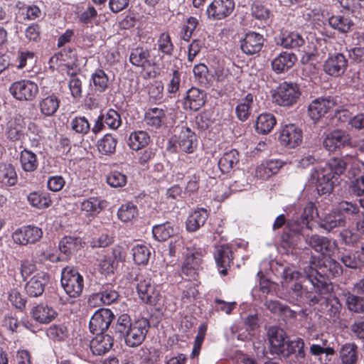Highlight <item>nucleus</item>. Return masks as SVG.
Masks as SVG:
<instances>
[{
    "label": "nucleus",
    "instance_id": "nucleus-1",
    "mask_svg": "<svg viewBox=\"0 0 364 364\" xmlns=\"http://www.w3.org/2000/svg\"><path fill=\"white\" fill-rule=\"evenodd\" d=\"M342 272L340 264L330 258L324 260L318 269L309 264L304 268V282L311 284L319 294H328L331 290L330 277L339 275Z\"/></svg>",
    "mask_w": 364,
    "mask_h": 364
},
{
    "label": "nucleus",
    "instance_id": "nucleus-2",
    "mask_svg": "<svg viewBox=\"0 0 364 364\" xmlns=\"http://www.w3.org/2000/svg\"><path fill=\"white\" fill-rule=\"evenodd\" d=\"M347 163L343 158L333 157L330 159L323 167L315 170L311 174L313 178H316V186L319 194L330 193L334 185L338 183V176L343 174Z\"/></svg>",
    "mask_w": 364,
    "mask_h": 364
},
{
    "label": "nucleus",
    "instance_id": "nucleus-3",
    "mask_svg": "<svg viewBox=\"0 0 364 364\" xmlns=\"http://www.w3.org/2000/svg\"><path fill=\"white\" fill-rule=\"evenodd\" d=\"M61 285L68 295L67 302L73 304L84 288L83 277L74 267H65L61 272Z\"/></svg>",
    "mask_w": 364,
    "mask_h": 364
},
{
    "label": "nucleus",
    "instance_id": "nucleus-4",
    "mask_svg": "<svg viewBox=\"0 0 364 364\" xmlns=\"http://www.w3.org/2000/svg\"><path fill=\"white\" fill-rule=\"evenodd\" d=\"M134 282L139 299L145 304L156 305L161 298L159 287L151 280L150 277L142 272L135 273Z\"/></svg>",
    "mask_w": 364,
    "mask_h": 364
},
{
    "label": "nucleus",
    "instance_id": "nucleus-5",
    "mask_svg": "<svg viewBox=\"0 0 364 364\" xmlns=\"http://www.w3.org/2000/svg\"><path fill=\"white\" fill-rule=\"evenodd\" d=\"M300 96V89L296 83L283 82L274 90L272 101L279 106L289 107L296 104Z\"/></svg>",
    "mask_w": 364,
    "mask_h": 364
},
{
    "label": "nucleus",
    "instance_id": "nucleus-6",
    "mask_svg": "<svg viewBox=\"0 0 364 364\" xmlns=\"http://www.w3.org/2000/svg\"><path fill=\"white\" fill-rule=\"evenodd\" d=\"M341 97L338 96H327L314 100L308 107L309 116L314 122L318 121L330 110L338 112Z\"/></svg>",
    "mask_w": 364,
    "mask_h": 364
},
{
    "label": "nucleus",
    "instance_id": "nucleus-7",
    "mask_svg": "<svg viewBox=\"0 0 364 364\" xmlns=\"http://www.w3.org/2000/svg\"><path fill=\"white\" fill-rule=\"evenodd\" d=\"M289 294L292 302H309V304L314 305L321 302L323 299L326 301L325 294H319L313 287H309L307 284H302L300 282H295L290 287Z\"/></svg>",
    "mask_w": 364,
    "mask_h": 364
},
{
    "label": "nucleus",
    "instance_id": "nucleus-8",
    "mask_svg": "<svg viewBox=\"0 0 364 364\" xmlns=\"http://www.w3.org/2000/svg\"><path fill=\"white\" fill-rule=\"evenodd\" d=\"M163 58L159 54H154L151 50L143 47L133 48L129 55V62L136 67L145 70L159 65Z\"/></svg>",
    "mask_w": 364,
    "mask_h": 364
},
{
    "label": "nucleus",
    "instance_id": "nucleus-9",
    "mask_svg": "<svg viewBox=\"0 0 364 364\" xmlns=\"http://www.w3.org/2000/svg\"><path fill=\"white\" fill-rule=\"evenodd\" d=\"M268 336L272 353L287 357L291 354V343H289L286 333L282 329L271 327L268 331Z\"/></svg>",
    "mask_w": 364,
    "mask_h": 364
},
{
    "label": "nucleus",
    "instance_id": "nucleus-10",
    "mask_svg": "<svg viewBox=\"0 0 364 364\" xmlns=\"http://www.w3.org/2000/svg\"><path fill=\"white\" fill-rule=\"evenodd\" d=\"M149 328V321L145 318L135 321L125 334V342L130 347L139 346L144 340Z\"/></svg>",
    "mask_w": 364,
    "mask_h": 364
},
{
    "label": "nucleus",
    "instance_id": "nucleus-11",
    "mask_svg": "<svg viewBox=\"0 0 364 364\" xmlns=\"http://www.w3.org/2000/svg\"><path fill=\"white\" fill-rule=\"evenodd\" d=\"M348 66V60L341 53H331L323 63V71L326 74L338 77L342 76Z\"/></svg>",
    "mask_w": 364,
    "mask_h": 364
},
{
    "label": "nucleus",
    "instance_id": "nucleus-12",
    "mask_svg": "<svg viewBox=\"0 0 364 364\" xmlns=\"http://www.w3.org/2000/svg\"><path fill=\"white\" fill-rule=\"evenodd\" d=\"M9 92L17 100H32L38 92V87L35 82L28 80H21L13 82Z\"/></svg>",
    "mask_w": 364,
    "mask_h": 364
},
{
    "label": "nucleus",
    "instance_id": "nucleus-13",
    "mask_svg": "<svg viewBox=\"0 0 364 364\" xmlns=\"http://www.w3.org/2000/svg\"><path fill=\"white\" fill-rule=\"evenodd\" d=\"M350 135L346 131L341 129H336L328 133L323 141V147L330 152H334L350 146Z\"/></svg>",
    "mask_w": 364,
    "mask_h": 364
},
{
    "label": "nucleus",
    "instance_id": "nucleus-14",
    "mask_svg": "<svg viewBox=\"0 0 364 364\" xmlns=\"http://www.w3.org/2000/svg\"><path fill=\"white\" fill-rule=\"evenodd\" d=\"M114 318V314L108 309H100L91 317L89 328L92 333L101 334L106 331Z\"/></svg>",
    "mask_w": 364,
    "mask_h": 364
},
{
    "label": "nucleus",
    "instance_id": "nucleus-15",
    "mask_svg": "<svg viewBox=\"0 0 364 364\" xmlns=\"http://www.w3.org/2000/svg\"><path fill=\"white\" fill-rule=\"evenodd\" d=\"M43 235V231L41 228L26 225L17 229L13 234L12 238L15 243L22 245L33 244L38 242Z\"/></svg>",
    "mask_w": 364,
    "mask_h": 364
},
{
    "label": "nucleus",
    "instance_id": "nucleus-16",
    "mask_svg": "<svg viewBox=\"0 0 364 364\" xmlns=\"http://www.w3.org/2000/svg\"><path fill=\"white\" fill-rule=\"evenodd\" d=\"M235 8L233 0H213L208 6L206 14L211 20H221L230 16Z\"/></svg>",
    "mask_w": 364,
    "mask_h": 364
},
{
    "label": "nucleus",
    "instance_id": "nucleus-17",
    "mask_svg": "<svg viewBox=\"0 0 364 364\" xmlns=\"http://www.w3.org/2000/svg\"><path fill=\"white\" fill-rule=\"evenodd\" d=\"M26 122L21 116L11 118L6 125L5 135L11 141H23L26 136Z\"/></svg>",
    "mask_w": 364,
    "mask_h": 364
},
{
    "label": "nucleus",
    "instance_id": "nucleus-18",
    "mask_svg": "<svg viewBox=\"0 0 364 364\" xmlns=\"http://www.w3.org/2000/svg\"><path fill=\"white\" fill-rule=\"evenodd\" d=\"M302 130L293 124L284 126L279 135L280 143L289 149L299 145L302 141Z\"/></svg>",
    "mask_w": 364,
    "mask_h": 364
},
{
    "label": "nucleus",
    "instance_id": "nucleus-19",
    "mask_svg": "<svg viewBox=\"0 0 364 364\" xmlns=\"http://www.w3.org/2000/svg\"><path fill=\"white\" fill-rule=\"evenodd\" d=\"M48 276L43 272H38L25 284L26 293L31 297L41 296L48 283Z\"/></svg>",
    "mask_w": 364,
    "mask_h": 364
},
{
    "label": "nucleus",
    "instance_id": "nucleus-20",
    "mask_svg": "<svg viewBox=\"0 0 364 364\" xmlns=\"http://www.w3.org/2000/svg\"><path fill=\"white\" fill-rule=\"evenodd\" d=\"M119 297L118 292L112 287L103 286L99 292L91 294L88 299L90 306L109 305L115 302Z\"/></svg>",
    "mask_w": 364,
    "mask_h": 364
},
{
    "label": "nucleus",
    "instance_id": "nucleus-21",
    "mask_svg": "<svg viewBox=\"0 0 364 364\" xmlns=\"http://www.w3.org/2000/svg\"><path fill=\"white\" fill-rule=\"evenodd\" d=\"M214 258L219 272L223 275H226L233 259L230 247L227 245L215 246Z\"/></svg>",
    "mask_w": 364,
    "mask_h": 364
},
{
    "label": "nucleus",
    "instance_id": "nucleus-22",
    "mask_svg": "<svg viewBox=\"0 0 364 364\" xmlns=\"http://www.w3.org/2000/svg\"><path fill=\"white\" fill-rule=\"evenodd\" d=\"M264 41V38L262 35L250 31L245 34V38L242 40L240 48L244 53L252 55L262 50Z\"/></svg>",
    "mask_w": 364,
    "mask_h": 364
},
{
    "label": "nucleus",
    "instance_id": "nucleus-23",
    "mask_svg": "<svg viewBox=\"0 0 364 364\" xmlns=\"http://www.w3.org/2000/svg\"><path fill=\"white\" fill-rule=\"evenodd\" d=\"M31 318L41 324H48L58 316L57 311L50 306L39 304L33 306L30 312Z\"/></svg>",
    "mask_w": 364,
    "mask_h": 364
},
{
    "label": "nucleus",
    "instance_id": "nucleus-24",
    "mask_svg": "<svg viewBox=\"0 0 364 364\" xmlns=\"http://www.w3.org/2000/svg\"><path fill=\"white\" fill-rule=\"evenodd\" d=\"M296 61L297 57L294 53L283 51L272 60V68L277 74L284 73L292 68Z\"/></svg>",
    "mask_w": 364,
    "mask_h": 364
},
{
    "label": "nucleus",
    "instance_id": "nucleus-25",
    "mask_svg": "<svg viewBox=\"0 0 364 364\" xmlns=\"http://www.w3.org/2000/svg\"><path fill=\"white\" fill-rule=\"evenodd\" d=\"M113 346V338L108 334H96L90 343L92 353L95 355H102L108 352Z\"/></svg>",
    "mask_w": 364,
    "mask_h": 364
},
{
    "label": "nucleus",
    "instance_id": "nucleus-26",
    "mask_svg": "<svg viewBox=\"0 0 364 364\" xmlns=\"http://www.w3.org/2000/svg\"><path fill=\"white\" fill-rule=\"evenodd\" d=\"M302 36L296 32L284 31L276 38L277 45L287 49L296 48L304 44Z\"/></svg>",
    "mask_w": 364,
    "mask_h": 364
},
{
    "label": "nucleus",
    "instance_id": "nucleus-27",
    "mask_svg": "<svg viewBox=\"0 0 364 364\" xmlns=\"http://www.w3.org/2000/svg\"><path fill=\"white\" fill-rule=\"evenodd\" d=\"M205 93L200 90L191 87L187 92L183 105L186 109L198 111L205 104Z\"/></svg>",
    "mask_w": 364,
    "mask_h": 364
},
{
    "label": "nucleus",
    "instance_id": "nucleus-28",
    "mask_svg": "<svg viewBox=\"0 0 364 364\" xmlns=\"http://www.w3.org/2000/svg\"><path fill=\"white\" fill-rule=\"evenodd\" d=\"M329 26L340 33H347L351 31L354 27L352 18L346 15L338 14L328 18Z\"/></svg>",
    "mask_w": 364,
    "mask_h": 364
},
{
    "label": "nucleus",
    "instance_id": "nucleus-29",
    "mask_svg": "<svg viewBox=\"0 0 364 364\" xmlns=\"http://www.w3.org/2000/svg\"><path fill=\"white\" fill-rule=\"evenodd\" d=\"M178 144L182 151L193 153L197 147V137L189 128H183L178 137Z\"/></svg>",
    "mask_w": 364,
    "mask_h": 364
},
{
    "label": "nucleus",
    "instance_id": "nucleus-30",
    "mask_svg": "<svg viewBox=\"0 0 364 364\" xmlns=\"http://www.w3.org/2000/svg\"><path fill=\"white\" fill-rule=\"evenodd\" d=\"M208 218V213L203 208H198L191 213L186 222V229L188 232H196L203 226Z\"/></svg>",
    "mask_w": 364,
    "mask_h": 364
},
{
    "label": "nucleus",
    "instance_id": "nucleus-31",
    "mask_svg": "<svg viewBox=\"0 0 364 364\" xmlns=\"http://www.w3.org/2000/svg\"><path fill=\"white\" fill-rule=\"evenodd\" d=\"M167 117L166 110L159 108L152 107L149 109L145 114V122L149 127L154 129L160 128L166 123Z\"/></svg>",
    "mask_w": 364,
    "mask_h": 364
},
{
    "label": "nucleus",
    "instance_id": "nucleus-32",
    "mask_svg": "<svg viewBox=\"0 0 364 364\" xmlns=\"http://www.w3.org/2000/svg\"><path fill=\"white\" fill-rule=\"evenodd\" d=\"M186 259L182 268L183 273L191 276L196 274V271L198 269L201 255L195 250H191L189 247H186Z\"/></svg>",
    "mask_w": 364,
    "mask_h": 364
},
{
    "label": "nucleus",
    "instance_id": "nucleus-33",
    "mask_svg": "<svg viewBox=\"0 0 364 364\" xmlns=\"http://www.w3.org/2000/svg\"><path fill=\"white\" fill-rule=\"evenodd\" d=\"M107 203L97 197H90L80 201V208L87 215L95 216L100 213L106 206Z\"/></svg>",
    "mask_w": 364,
    "mask_h": 364
},
{
    "label": "nucleus",
    "instance_id": "nucleus-34",
    "mask_svg": "<svg viewBox=\"0 0 364 364\" xmlns=\"http://www.w3.org/2000/svg\"><path fill=\"white\" fill-rule=\"evenodd\" d=\"M18 181L15 167L11 164H0V186L9 188L14 186Z\"/></svg>",
    "mask_w": 364,
    "mask_h": 364
},
{
    "label": "nucleus",
    "instance_id": "nucleus-35",
    "mask_svg": "<svg viewBox=\"0 0 364 364\" xmlns=\"http://www.w3.org/2000/svg\"><path fill=\"white\" fill-rule=\"evenodd\" d=\"M60 103V99L54 94L43 97L38 104L40 112L44 117H52L57 112Z\"/></svg>",
    "mask_w": 364,
    "mask_h": 364
},
{
    "label": "nucleus",
    "instance_id": "nucleus-36",
    "mask_svg": "<svg viewBox=\"0 0 364 364\" xmlns=\"http://www.w3.org/2000/svg\"><path fill=\"white\" fill-rule=\"evenodd\" d=\"M345 225L346 218L335 208L323 217L320 224V227L327 231L333 230L336 228L344 227Z\"/></svg>",
    "mask_w": 364,
    "mask_h": 364
},
{
    "label": "nucleus",
    "instance_id": "nucleus-37",
    "mask_svg": "<svg viewBox=\"0 0 364 364\" xmlns=\"http://www.w3.org/2000/svg\"><path fill=\"white\" fill-rule=\"evenodd\" d=\"M339 358L342 364H356L358 360V346L355 343H346L339 350Z\"/></svg>",
    "mask_w": 364,
    "mask_h": 364
},
{
    "label": "nucleus",
    "instance_id": "nucleus-38",
    "mask_svg": "<svg viewBox=\"0 0 364 364\" xmlns=\"http://www.w3.org/2000/svg\"><path fill=\"white\" fill-rule=\"evenodd\" d=\"M150 141V136L146 132L139 130L130 134L128 139V145L131 149L139 151L146 146Z\"/></svg>",
    "mask_w": 364,
    "mask_h": 364
},
{
    "label": "nucleus",
    "instance_id": "nucleus-39",
    "mask_svg": "<svg viewBox=\"0 0 364 364\" xmlns=\"http://www.w3.org/2000/svg\"><path fill=\"white\" fill-rule=\"evenodd\" d=\"M239 162V152L231 149L224 153L218 161V166L223 173H229Z\"/></svg>",
    "mask_w": 364,
    "mask_h": 364
},
{
    "label": "nucleus",
    "instance_id": "nucleus-40",
    "mask_svg": "<svg viewBox=\"0 0 364 364\" xmlns=\"http://www.w3.org/2000/svg\"><path fill=\"white\" fill-rule=\"evenodd\" d=\"M276 123L277 120L273 114L262 113L257 119L255 129L258 133L267 134L272 130Z\"/></svg>",
    "mask_w": 364,
    "mask_h": 364
},
{
    "label": "nucleus",
    "instance_id": "nucleus-41",
    "mask_svg": "<svg viewBox=\"0 0 364 364\" xmlns=\"http://www.w3.org/2000/svg\"><path fill=\"white\" fill-rule=\"evenodd\" d=\"M307 244L316 252L322 255L327 254L331 250V241L318 235H312L306 238Z\"/></svg>",
    "mask_w": 364,
    "mask_h": 364
},
{
    "label": "nucleus",
    "instance_id": "nucleus-42",
    "mask_svg": "<svg viewBox=\"0 0 364 364\" xmlns=\"http://www.w3.org/2000/svg\"><path fill=\"white\" fill-rule=\"evenodd\" d=\"M109 78L107 74L102 69H97L91 76L90 85L95 92H103L109 87Z\"/></svg>",
    "mask_w": 364,
    "mask_h": 364
},
{
    "label": "nucleus",
    "instance_id": "nucleus-43",
    "mask_svg": "<svg viewBox=\"0 0 364 364\" xmlns=\"http://www.w3.org/2000/svg\"><path fill=\"white\" fill-rule=\"evenodd\" d=\"M19 161L22 169L26 172H33L38 168V161L36 154L27 149L21 151Z\"/></svg>",
    "mask_w": 364,
    "mask_h": 364
},
{
    "label": "nucleus",
    "instance_id": "nucleus-44",
    "mask_svg": "<svg viewBox=\"0 0 364 364\" xmlns=\"http://www.w3.org/2000/svg\"><path fill=\"white\" fill-rule=\"evenodd\" d=\"M67 74L70 77L69 80V89L73 97L80 99L82 97V76L77 74L76 70L68 66Z\"/></svg>",
    "mask_w": 364,
    "mask_h": 364
},
{
    "label": "nucleus",
    "instance_id": "nucleus-45",
    "mask_svg": "<svg viewBox=\"0 0 364 364\" xmlns=\"http://www.w3.org/2000/svg\"><path fill=\"white\" fill-rule=\"evenodd\" d=\"M28 202L31 205L38 209L48 208L52 204V200L49 193L32 192L27 196Z\"/></svg>",
    "mask_w": 364,
    "mask_h": 364
},
{
    "label": "nucleus",
    "instance_id": "nucleus-46",
    "mask_svg": "<svg viewBox=\"0 0 364 364\" xmlns=\"http://www.w3.org/2000/svg\"><path fill=\"white\" fill-rule=\"evenodd\" d=\"M81 247V239L75 237L65 236L59 242L60 251L67 256L78 250Z\"/></svg>",
    "mask_w": 364,
    "mask_h": 364
},
{
    "label": "nucleus",
    "instance_id": "nucleus-47",
    "mask_svg": "<svg viewBox=\"0 0 364 364\" xmlns=\"http://www.w3.org/2000/svg\"><path fill=\"white\" fill-rule=\"evenodd\" d=\"M253 102L254 96L252 94H247L237 105L235 112L237 117L240 121L244 122L248 119L251 113Z\"/></svg>",
    "mask_w": 364,
    "mask_h": 364
},
{
    "label": "nucleus",
    "instance_id": "nucleus-48",
    "mask_svg": "<svg viewBox=\"0 0 364 364\" xmlns=\"http://www.w3.org/2000/svg\"><path fill=\"white\" fill-rule=\"evenodd\" d=\"M132 255L134 263L137 265H146L149 261L151 252L149 248L143 244H136L132 247Z\"/></svg>",
    "mask_w": 364,
    "mask_h": 364
},
{
    "label": "nucleus",
    "instance_id": "nucleus-49",
    "mask_svg": "<svg viewBox=\"0 0 364 364\" xmlns=\"http://www.w3.org/2000/svg\"><path fill=\"white\" fill-rule=\"evenodd\" d=\"M138 208L132 202L121 205L117 211L118 218L122 222H129L138 216Z\"/></svg>",
    "mask_w": 364,
    "mask_h": 364
},
{
    "label": "nucleus",
    "instance_id": "nucleus-50",
    "mask_svg": "<svg viewBox=\"0 0 364 364\" xmlns=\"http://www.w3.org/2000/svg\"><path fill=\"white\" fill-rule=\"evenodd\" d=\"M157 51L164 55L171 56L174 51L170 34L168 32L161 33L156 41Z\"/></svg>",
    "mask_w": 364,
    "mask_h": 364
},
{
    "label": "nucleus",
    "instance_id": "nucleus-51",
    "mask_svg": "<svg viewBox=\"0 0 364 364\" xmlns=\"http://www.w3.org/2000/svg\"><path fill=\"white\" fill-rule=\"evenodd\" d=\"M69 127L75 134L81 136L87 134L91 129L88 119L84 116L75 117L71 119L69 122Z\"/></svg>",
    "mask_w": 364,
    "mask_h": 364
},
{
    "label": "nucleus",
    "instance_id": "nucleus-52",
    "mask_svg": "<svg viewBox=\"0 0 364 364\" xmlns=\"http://www.w3.org/2000/svg\"><path fill=\"white\" fill-rule=\"evenodd\" d=\"M175 230L170 223H165L154 225L152 228V234L155 240L165 241L173 235Z\"/></svg>",
    "mask_w": 364,
    "mask_h": 364
},
{
    "label": "nucleus",
    "instance_id": "nucleus-53",
    "mask_svg": "<svg viewBox=\"0 0 364 364\" xmlns=\"http://www.w3.org/2000/svg\"><path fill=\"white\" fill-rule=\"evenodd\" d=\"M117 140L111 134H107L97 142L99 151L105 155L112 154L115 151Z\"/></svg>",
    "mask_w": 364,
    "mask_h": 364
},
{
    "label": "nucleus",
    "instance_id": "nucleus-54",
    "mask_svg": "<svg viewBox=\"0 0 364 364\" xmlns=\"http://www.w3.org/2000/svg\"><path fill=\"white\" fill-rule=\"evenodd\" d=\"M346 303L349 311L355 313L364 312V297L348 292L345 294Z\"/></svg>",
    "mask_w": 364,
    "mask_h": 364
},
{
    "label": "nucleus",
    "instance_id": "nucleus-55",
    "mask_svg": "<svg viewBox=\"0 0 364 364\" xmlns=\"http://www.w3.org/2000/svg\"><path fill=\"white\" fill-rule=\"evenodd\" d=\"M103 115L105 124L111 129L116 130L122 124L120 114L113 109H109Z\"/></svg>",
    "mask_w": 364,
    "mask_h": 364
},
{
    "label": "nucleus",
    "instance_id": "nucleus-56",
    "mask_svg": "<svg viewBox=\"0 0 364 364\" xmlns=\"http://www.w3.org/2000/svg\"><path fill=\"white\" fill-rule=\"evenodd\" d=\"M266 306L267 309L274 314H282L292 318L296 316V313L290 309L289 306L282 305L277 301H267Z\"/></svg>",
    "mask_w": 364,
    "mask_h": 364
},
{
    "label": "nucleus",
    "instance_id": "nucleus-57",
    "mask_svg": "<svg viewBox=\"0 0 364 364\" xmlns=\"http://www.w3.org/2000/svg\"><path fill=\"white\" fill-rule=\"evenodd\" d=\"M156 147H148L139 153L138 163L143 167H148L149 163L153 161L158 155Z\"/></svg>",
    "mask_w": 364,
    "mask_h": 364
},
{
    "label": "nucleus",
    "instance_id": "nucleus-58",
    "mask_svg": "<svg viewBox=\"0 0 364 364\" xmlns=\"http://www.w3.org/2000/svg\"><path fill=\"white\" fill-rule=\"evenodd\" d=\"M186 245L181 236L177 235L169 243V255L175 256L177 253L184 255L186 252Z\"/></svg>",
    "mask_w": 364,
    "mask_h": 364
},
{
    "label": "nucleus",
    "instance_id": "nucleus-59",
    "mask_svg": "<svg viewBox=\"0 0 364 364\" xmlns=\"http://www.w3.org/2000/svg\"><path fill=\"white\" fill-rule=\"evenodd\" d=\"M251 11L253 17L265 23L267 22L271 14L270 10L260 4H253Z\"/></svg>",
    "mask_w": 364,
    "mask_h": 364
},
{
    "label": "nucleus",
    "instance_id": "nucleus-60",
    "mask_svg": "<svg viewBox=\"0 0 364 364\" xmlns=\"http://www.w3.org/2000/svg\"><path fill=\"white\" fill-rule=\"evenodd\" d=\"M67 328L63 325H52L46 331V335L50 339L61 341L67 336Z\"/></svg>",
    "mask_w": 364,
    "mask_h": 364
},
{
    "label": "nucleus",
    "instance_id": "nucleus-61",
    "mask_svg": "<svg viewBox=\"0 0 364 364\" xmlns=\"http://www.w3.org/2000/svg\"><path fill=\"white\" fill-rule=\"evenodd\" d=\"M107 182L113 188L122 187L127 183V176L119 171H112L107 176Z\"/></svg>",
    "mask_w": 364,
    "mask_h": 364
},
{
    "label": "nucleus",
    "instance_id": "nucleus-62",
    "mask_svg": "<svg viewBox=\"0 0 364 364\" xmlns=\"http://www.w3.org/2000/svg\"><path fill=\"white\" fill-rule=\"evenodd\" d=\"M315 205L313 203H308L303 209V212L299 215L303 224L306 225V228L311 230L312 228L309 225L310 221L314 219L315 213Z\"/></svg>",
    "mask_w": 364,
    "mask_h": 364
},
{
    "label": "nucleus",
    "instance_id": "nucleus-63",
    "mask_svg": "<svg viewBox=\"0 0 364 364\" xmlns=\"http://www.w3.org/2000/svg\"><path fill=\"white\" fill-rule=\"evenodd\" d=\"M193 74L195 77L198 81V82L203 85L207 86L209 83L208 80V69L207 66L203 63H199L194 66L193 68Z\"/></svg>",
    "mask_w": 364,
    "mask_h": 364
},
{
    "label": "nucleus",
    "instance_id": "nucleus-64",
    "mask_svg": "<svg viewBox=\"0 0 364 364\" xmlns=\"http://www.w3.org/2000/svg\"><path fill=\"white\" fill-rule=\"evenodd\" d=\"M335 209L341 215H343L346 219L348 215H353L359 212V208L356 205L347 201H342L339 203Z\"/></svg>",
    "mask_w": 364,
    "mask_h": 364
}]
</instances>
